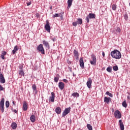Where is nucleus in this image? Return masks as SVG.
I'll list each match as a JSON object with an SVG mask.
<instances>
[{
    "mask_svg": "<svg viewBox=\"0 0 130 130\" xmlns=\"http://www.w3.org/2000/svg\"><path fill=\"white\" fill-rule=\"evenodd\" d=\"M55 112L56 113H57V114H60V113H61V109L60 108V107H58L56 108Z\"/></svg>",
    "mask_w": 130,
    "mask_h": 130,
    "instance_id": "18",
    "label": "nucleus"
},
{
    "mask_svg": "<svg viewBox=\"0 0 130 130\" xmlns=\"http://www.w3.org/2000/svg\"><path fill=\"white\" fill-rule=\"evenodd\" d=\"M1 58H2V59H5V56L1 55Z\"/></svg>",
    "mask_w": 130,
    "mask_h": 130,
    "instance_id": "47",
    "label": "nucleus"
},
{
    "mask_svg": "<svg viewBox=\"0 0 130 130\" xmlns=\"http://www.w3.org/2000/svg\"><path fill=\"white\" fill-rule=\"evenodd\" d=\"M106 70L108 73H111L112 72V67H109L107 68Z\"/></svg>",
    "mask_w": 130,
    "mask_h": 130,
    "instance_id": "33",
    "label": "nucleus"
},
{
    "mask_svg": "<svg viewBox=\"0 0 130 130\" xmlns=\"http://www.w3.org/2000/svg\"><path fill=\"white\" fill-rule=\"evenodd\" d=\"M67 4H68V7L69 8H71L73 4V0H68L67 2Z\"/></svg>",
    "mask_w": 130,
    "mask_h": 130,
    "instance_id": "21",
    "label": "nucleus"
},
{
    "mask_svg": "<svg viewBox=\"0 0 130 130\" xmlns=\"http://www.w3.org/2000/svg\"><path fill=\"white\" fill-rule=\"evenodd\" d=\"M127 99H128L129 100H130V97H129V96H127Z\"/></svg>",
    "mask_w": 130,
    "mask_h": 130,
    "instance_id": "51",
    "label": "nucleus"
},
{
    "mask_svg": "<svg viewBox=\"0 0 130 130\" xmlns=\"http://www.w3.org/2000/svg\"><path fill=\"white\" fill-rule=\"evenodd\" d=\"M14 112H15V113H18V111H17L16 110H14Z\"/></svg>",
    "mask_w": 130,
    "mask_h": 130,
    "instance_id": "48",
    "label": "nucleus"
},
{
    "mask_svg": "<svg viewBox=\"0 0 130 130\" xmlns=\"http://www.w3.org/2000/svg\"><path fill=\"white\" fill-rule=\"evenodd\" d=\"M106 94V95H108V96H109V97H111V98H112V97H113V94H112V93L109 92V91H107Z\"/></svg>",
    "mask_w": 130,
    "mask_h": 130,
    "instance_id": "34",
    "label": "nucleus"
},
{
    "mask_svg": "<svg viewBox=\"0 0 130 130\" xmlns=\"http://www.w3.org/2000/svg\"><path fill=\"white\" fill-rule=\"evenodd\" d=\"M72 96H73V97H74V98H78V97H79L80 96V95L79 94V93L78 92H74L72 94Z\"/></svg>",
    "mask_w": 130,
    "mask_h": 130,
    "instance_id": "24",
    "label": "nucleus"
},
{
    "mask_svg": "<svg viewBox=\"0 0 130 130\" xmlns=\"http://www.w3.org/2000/svg\"><path fill=\"white\" fill-rule=\"evenodd\" d=\"M0 83L2 84H5L6 83V79H5V77L3 74L0 73Z\"/></svg>",
    "mask_w": 130,
    "mask_h": 130,
    "instance_id": "9",
    "label": "nucleus"
},
{
    "mask_svg": "<svg viewBox=\"0 0 130 130\" xmlns=\"http://www.w3.org/2000/svg\"><path fill=\"white\" fill-rule=\"evenodd\" d=\"M27 109H28V104L26 102H24L23 103V107H22V110L24 111H27Z\"/></svg>",
    "mask_w": 130,
    "mask_h": 130,
    "instance_id": "15",
    "label": "nucleus"
},
{
    "mask_svg": "<svg viewBox=\"0 0 130 130\" xmlns=\"http://www.w3.org/2000/svg\"><path fill=\"white\" fill-rule=\"evenodd\" d=\"M32 90L35 91L36 94H37V87L36 85L33 84L32 86Z\"/></svg>",
    "mask_w": 130,
    "mask_h": 130,
    "instance_id": "27",
    "label": "nucleus"
},
{
    "mask_svg": "<svg viewBox=\"0 0 130 130\" xmlns=\"http://www.w3.org/2000/svg\"><path fill=\"white\" fill-rule=\"evenodd\" d=\"M50 9H51H51H52V7H51Z\"/></svg>",
    "mask_w": 130,
    "mask_h": 130,
    "instance_id": "54",
    "label": "nucleus"
},
{
    "mask_svg": "<svg viewBox=\"0 0 130 130\" xmlns=\"http://www.w3.org/2000/svg\"><path fill=\"white\" fill-rule=\"evenodd\" d=\"M1 55H3L4 56H5V55H7V52H6L5 51H3L2 52Z\"/></svg>",
    "mask_w": 130,
    "mask_h": 130,
    "instance_id": "39",
    "label": "nucleus"
},
{
    "mask_svg": "<svg viewBox=\"0 0 130 130\" xmlns=\"http://www.w3.org/2000/svg\"><path fill=\"white\" fill-rule=\"evenodd\" d=\"M4 106H5V98H3L0 102V109L3 113L5 111Z\"/></svg>",
    "mask_w": 130,
    "mask_h": 130,
    "instance_id": "7",
    "label": "nucleus"
},
{
    "mask_svg": "<svg viewBox=\"0 0 130 130\" xmlns=\"http://www.w3.org/2000/svg\"><path fill=\"white\" fill-rule=\"evenodd\" d=\"M36 17H37V18H39V17H40V15H39V13H36Z\"/></svg>",
    "mask_w": 130,
    "mask_h": 130,
    "instance_id": "43",
    "label": "nucleus"
},
{
    "mask_svg": "<svg viewBox=\"0 0 130 130\" xmlns=\"http://www.w3.org/2000/svg\"><path fill=\"white\" fill-rule=\"evenodd\" d=\"M112 9L113 11H116V9H117L116 5L113 4L112 6Z\"/></svg>",
    "mask_w": 130,
    "mask_h": 130,
    "instance_id": "35",
    "label": "nucleus"
},
{
    "mask_svg": "<svg viewBox=\"0 0 130 130\" xmlns=\"http://www.w3.org/2000/svg\"><path fill=\"white\" fill-rule=\"evenodd\" d=\"M102 55H103V57H104V56H105V53H104V52H102Z\"/></svg>",
    "mask_w": 130,
    "mask_h": 130,
    "instance_id": "46",
    "label": "nucleus"
},
{
    "mask_svg": "<svg viewBox=\"0 0 130 130\" xmlns=\"http://www.w3.org/2000/svg\"><path fill=\"white\" fill-rule=\"evenodd\" d=\"M31 5V2L27 3V6H30Z\"/></svg>",
    "mask_w": 130,
    "mask_h": 130,
    "instance_id": "45",
    "label": "nucleus"
},
{
    "mask_svg": "<svg viewBox=\"0 0 130 130\" xmlns=\"http://www.w3.org/2000/svg\"><path fill=\"white\" fill-rule=\"evenodd\" d=\"M36 118V117H35V115H32L30 117V121H31V122H35Z\"/></svg>",
    "mask_w": 130,
    "mask_h": 130,
    "instance_id": "25",
    "label": "nucleus"
},
{
    "mask_svg": "<svg viewBox=\"0 0 130 130\" xmlns=\"http://www.w3.org/2000/svg\"><path fill=\"white\" fill-rule=\"evenodd\" d=\"M19 76H21V77H22V76H23V77H24L25 73H24V71H23V70L19 71Z\"/></svg>",
    "mask_w": 130,
    "mask_h": 130,
    "instance_id": "28",
    "label": "nucleus"
},
{
    "mask_svg": "<svg viewBox=\"0 0 130 130\" xmlns=\"http://www.w3.org/2000/svg\"><path fill=\"white\" fill-rule=\"evenodd\" d=\"M4 90H5V88H4V87H3V86H2L1 85H0V91H4Z\"/></svg>",
    "mask_w": 130,
    "mask_h": 130,
    "instance_id": "41",
    "label": "nucleus"
},
{
    "mask_svg": "<svg viewBox=\"0 0 130 130\" xmlns=\"http://www.w3.org/2000/svg\"><path fill=\"white\" fill-rule=\"evenodd\" d=\"M79 63H80V67L82 69H84L85 68V64L84 63V60L83 59V58H80Z\"/></svg>",
    "mask_w": 130,
    "mask_h": 130,
    "instance_id": "12",
    "label": "nucleus"
},
{
    "mask_svg": "<svg viewBox=\"0 0 130 130\" xmlns=\"http://www.w3.org/2000/svg\"><path fill=\"white\" fill-rule=\"evenodd\" d=\"M10 107V102L9 101L6 102V108H9Z\"/></svg>",
    "mask_w": 130,
    "mask_h": 130,
    "instance_id": "36",
    "label": "nucleus"
},
{
    "mask_svg": "<svg viewBox=\"0 0 130 130\" xmlns=\"http://www.w3.org/2000/svg\"><path fill=\"white\" fill-rule=\"evenodd\" d=\"M43 44L44 45L46 48H47V49H49V48H50V46L49 45L48 42L46 41L45 40H43Z\"/></svg>",
    "mask_w": 130,
    "mask_h": 130,
    "instance_id": "11",
    "label": "nucleus"
},
{
    "mask_svg": "<svg viewBox=\"0 0 130 130\" xmlns=\"http://www.w3.org/2000/svg\"><path fill=\"white\" fill-rule=\"evenodd\" d=\"M51 96H50L49 99V101L51 102H54V98H55V93L52 92L51 93Z\"/></svg>",
    "mask_w": 130,
    "mask_h": 130,
    "instance_id": "10",
    "label": "nucleus"
},
{
    "mask_svg": "<svg viewBox=\"0 0 130 130\" xmlns=\"http://www.w3.org/2000/svg\"><path fill=\"white\" fill-rule=\"evenodd\" d=\"M111 101V98H107L106 96H105L104 98V102L105 103H107V104H108V103H109V102Z\"/></svg>",
    "mask_w": 130,
    "mask_h": 130,
    "instance_id": "20",
    "label": "nucleus"
},
{
    "mask_svg": "<svg viewBox=\"0 0 130 130\" xmlns=\"http://www.w3.org/2000/svg\"><path fill=\"white\" fill-rule=\"evenodd\" d=\"M87 86L89 89L91 88V86H92V79L88 78V80L86 83Z\"/></svg>",
    "mask_w": 130,
    "mask_h": 130,
    "instance_id": "13",
    "label": "nucleus"
},
{
    "mask_svg": "<svg viewBox=\"0 0 130 130\" xmlns=\"http://www.w3.org/2000/svg\"><path fill=\"white\" fill-rule=\"evenodd\" d=\"M113 31L114 34H119L121 31V29H120V28L119 27H117L116 29H114Z\"/></svg>",
    "mask_w": 130,
    "mask_h": 130,
    "instance_id": "17",
    "label": "nucleus"
},
{
    "mask_svg": "<svg viewBox=\"0 0 130 130\" xmlns=\"http://www.w3.org/2000/svg\"><path fill=\"white\" fill-rule=\"evenodd\" d=\"M113 70L115 72H117V71H118V66H117V65L113 66Z\"/></svg>",
    "mask_w": 130,
    "mask_h": 130,
    "instance_id": "32",
    "label": "nucleus"
},
{
    "mask_svg": "<svg viewBox=\"0 0 130 130\" xmlns=\"http://www.w3.org/2000/svg\"><path fill=\"white\" fill-rule=\"evenodd\" d=\"M45 29L48 33H50L51 28L50 27L49 22H48V21H46V24L45 25Z\"/></svg>",
    "mask_w": 130,
    "mask_h": 130,
    "instance_id": "8",
    "label": "nucleus"
},
{
    "mask_svg": "<svg viewBox=\"0 0 130 130\" xmlns=\"http://www.w3.org/2000/svg\"><path fill=\"white\" fill-rule=\"evenodd\" d=\"M72 24L73 26H74V27H77V26L78 25V22L77 21L73 22L72 23Z\"/></svg>",
    "mask_w": 130,
    "mask_h": 130,
    "instance_id": "38",
    "label": "nucleus"
},
{
    "mask_svg": "<svg viewBox=\"0 0 130 130\" xmlns=\"http://www.w3.org/2000/svg\"><path fill=\"white\" fill-rule=\"evenodd\" d=\"M17 50H19V48H18V46H15L14 48V49L12 50L13 54H15V53L17 52Z\"/></svg>",
    "mask_w": 130,
    "mask_h": 130,
    "instance_id": "23",
    "label": "nucleus"
},
{
    "mask_svg": "<svg viewBox=\"0 0 130 130\" xmlns=\"http://www.w3.org/2000/svg\"><path fill=\"white\" fill-rule=\"evenodd\" d=\"M1 68H0V71H1Z\"/></svg>",
    "mask_w": 130,
    "mask_h": 130,
    "instance_id": "55",
    "label": "nucleus"
},
{
    "mask_svg": "<svg viewBox=\"0 0 130 130\" xmlns=\"http://www.w3.org/2000/svg\"><path fill=\"white\" fill-rule=\"evenodd\" d=\"M73 77H76V75H75V73L74 72L73 73Z\"/></svg>",
    "mask_w": 130,
    "mask_h": 130,
    "instance_id": "50",
    "label": "nucleus"
},
{
    "mask_svg": "<svg viewBox=\"0 0 130 130\" xmlns=\"http://www.w3.org/2000/svg\"><path fill=\"white\" fill-rule=\"evenodd\" d=\"M92 60L89 61L90 63L92 66H96V56L94 54H92L91 55Z\"/></svg>",
    "mask_w": 130,
    "mask_h": 130,
    "instance_id": "3",
    "label": "nucleus"
},
{
    "mask_svg": "<svg viewBox=\"0 0 130 130\" xmlns=\"http://www.w3.org/2000/svg\"><path fill=\"white\" fill-rule=\"evenodd\" d=\"M37 49L39 51H40V52H41L42 54H45L44 48L43 47V45L42 44H40L37 48Z\"/></svg>",
    "mask_w": 130,
    "mask_h": 130,
    "instance_id": "4",
    "label": "nucleus"
},
{
    "mask_svg": "<svg viewBox=\"0 0 130 130\" xmlns=\"http://www.w3.org/2000/svg\"><path fill=\"white\" fill-rule=\"evenodd\" d=\"M69 69H70L71 73H72L73 72V71L72 70V68H69Z\"/></svg>",
    "mask_w": 130,
    "mask_h": 130,
    "instance_id": "49",
    "label": "nucleus"
},
{
    "mask_svg": "<svg viewBox=\"0 0 130 130\" xmlns=\"http://www.w3.org/2000/svg\"><path fill=\"white\" fill-rule=\"evenodd\" d=\"M119 124L120 125L121 130H124V125H123V122H122V120H119Z\"/></svg>",
    "mask_w": 130,
    "mask_h": 130,
    "instance_id": "14",
    "label": "nucleus"
},
{
    "mask_svg": "<svg viewBox=\"0 0 130 130\" xmlns=\"http://www.w3.org/2000/svg\"><path fill=\"white\" fill-rule=\"evenodd\" d=\"M122 105L123 107L126 108V107H127V104L126 103V101H124L122 103Z\"/></svg>",
    "mask_w": 130,
    "mask_h": 130,
    "instance_id": "30",
    "label": "nucleus"
},
{
    "mask_svg": "<svg viewBox=\"0 0 130 130\" xmlns=\"http://www.w3.org/2000/svg\"><path fill=\"white\" fill-rule=\"evenodd\" d=\"M51 40H52V41H53V42H55V41H56V37L52 38Z\"/></svg>",
    "mask_w": 130,
    "mask_h": 130,
    "instance_id": "40",
    "label": "nucleus"
},
{
    "mask_svg": "<svg viewBox=\"0 0 130 130\" xmlns=\"http://www.w3.org/2000/svg\"><path fill=\"white\" fill-rule=\"evenodd\" d=\"M59 80V75L57 74L55 77L54 78V81L56 83H57L58 82V80Z\"/></svg>",
    "mask_w": 130,
    "mask_h": 130,
    "instance_id": "26",
    "label": "nucleus"
},
{
    "mask_svg": "<svg viewBox=\"0 0 130 130\" xmlns=\"http://www.w3.org/2000/svg\"><path fill=\"white\" fill-rule=\"evenodd\" d=\"M61 19H62V16L61 15V16H60Z\"/></svg>",
    "mask_w": 130,
    "mask_h": 130,
    "instance_id": "53",
    "label": "nucleus"
},
{
    "mask_svg": "<svg viewBox=\"0 0 130 130\" xmlns=\"http://www.w3.org/2000/svg\"><path fill=\"white\" fill-rule=\"evenodd\" d=\"M86 126L88 130H93V127L92 126V125H91V124H87Z\"/></svg>",
    "mask_w": 130,
    "mask_h": 130,
    "instance_id": "31",
    "label": "nucleus"
},
{
    "mask_svg": "<svg viewBox=\"0 0 130 130\" xmlns=\"http://www.w3.org/2000/svg\"><path fill=\"white\" fill-rule=\"evenodd\" d=\"M74 57H75V58H78L79 57V52H78V51L74 50Z\"/></svg>",
    "mask_w": 130,
    "mask_h": 130,
    "instance_id": "19",
    "label": "nucleus"
},
{
    "mask_svg": "<svg viewBox=\"0 0 130 130\" xmlns=\"http://www.w3.org/2000/svg\"><path fill=\"white\" fill-rule=\"evenodd\" d=\"M58 87L60 90H63V88H64V83L62 82H59Z\"/></svg>",
    "mask_w": 130,
    "mask_h": 130,
    "instance_id": "16",
    "label": "nucleus"
},
{
    "mask_svg": "<svg viewBox=\"0 0 130 130\" xmlns=\"http://www.w3.org/2000/svg\"><path fill=\"white\" fill-rule=\"evenodd\" d=\"M11 127L12 129H16L17 128V123L16 122H13L11 124Z\"/></svg>",
    "mask_w": 130,
    "mask_h": 130,
    "instance_id": "22",
    "label": "nucleus"
},
{
    "mask_svg": "<svg viewBox=\"0 0 130 130\" xmlns=\"http://www.w3.org/2000/svg\"><path fill=\"white\" fill-rule=\"evenodd\" d=\"M12 103H13V105H15V102L13 101Z\"/></svg>",
    "mask_w": 130,
    "mask_h": 130,
    "instance_id": "52",
    "label": "nucleus"
},
{
    "mask_svg": "<svg viewBox=\"0 0 130 130\" xmlns=\"http://www.w3.org/2000/svg\"><path fill=\"white\" fill-rule=\"evenodd\" d=\"M53 18H56V17H60V15H59L58 13H56L54 15L52 16Z\"/></svg>",
    "mask_w": 130,
    "mask_h": 130,
    "instance_id": "37",
    "label": "nucleus"
},
{
    "mask_svg": "<svg viewBox=\"0 0 130 130\" xmlns=\"http://www.w3.org/2000/svg\"><path fill=\"white\" fill-rule=\"evenodd\" d=\"M63 81L64 82V83H68V80H67V79H64L63 80Z\"/></svg>",
    "mask_w": 130,
    "mask_h": 130,
    "instance_id": "44",
    "label": "nucleus"
},
{
    "mask_svg": "<svg viewBox=\"0 0 130 130\" xmlns=\"http://www.w3.org/2000/svg\"><path fill=\"white\" fill-rule=\"evenodd\" d=\"M114 115L115 118H117L118 119L121 118V113L119 110H116L114 113Z\"/></svg>",
    "mask_w": 130,
    "mask_h": 130,
    "instance_id": "6",
    "label": "nucleus"
},
{
    "mask_svg": "<svg viewBox=\"0 0 130 130\" xmlns=\"http://www.w3.org/2000/svg\"><path fill=\"white\" fill-rule=\"evenodd\" d=\"M96 18V15L94 13H89L87 16L86 17L85 20L87 23H89L90 22L89 19H95Z\"/></svg>",
    "mask_w": 130,
    "mask_h": 130,
    "instance_id": "2",
    "label": "nucleus"
},
{
    "mask_svg": "<svg viewBox=\"0 0 130 130\" xmlns=\"http://www.w3.org/2000/svg\"><path fill=\"white\" fill-rule=\"evenodd\" d=\"M70 112H71V107L66 108L62 113V117H64L66 115H68Z\"/></svg>",
    "mask_w": 130,
    "mask_h": 130,
    "instance_id": "5",
    "label": "nucleus"
},
{
    "mask_svg": "<svg viewBox=\"0 0 130 130\" xmlns=\"http://www.w3.org/2000/svg\"><path fill=\"white\" fill-rule=\"evenodd\" d=\"M110 55L115 59H120L121 58V53L117 49H115L111 52Z\"/></svg>",
    "mask_w": 130,
    "mask_h": 130,
    "instance_id": "1",
    "label": "nucleus"
},
{
    "mask_svg": "<svg viewBox=\"0 0 130 130\" xmlns=\"http://www.w3.org/2000/svg\"><path fill=\"white\" fill-rule=\"evenodd\" d=\"M77 22L79 25H82L83 24V20L81 18H78Z\"/></svg>",
    "mask_w": 130,
    "mask_h": 130,
    "instance_id": "29",
    "label": "nucleus"
},
{
    "mask_svg": "<svg viewBox=\"0 0 130 130\" xmlns=\"http://www.w3.org/2000/svg\"><path fill=\"white\" fill-rule=\"evenodd\" d=\"M124 19H125L126 20H127V19H128V16H127V15L125 14L124 16Z\"/></svg>",
    "mask_w": 130,
    "mask_h": 130,
    "instance_id": "42",
    "label": "nucleus"
}]
</instances>
